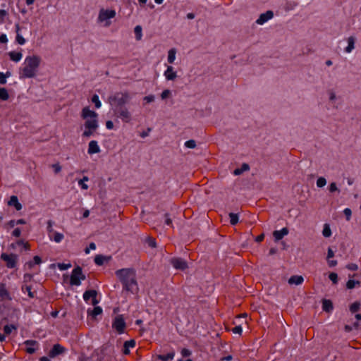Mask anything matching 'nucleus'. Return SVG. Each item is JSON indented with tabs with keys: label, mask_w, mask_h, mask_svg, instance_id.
<instances>
[{
	"label": "nucleus",
	"mask_w": 361,
	"mask_h": 361,
	"mask_svg": "<svg viewBox=\"0 0 361 361\" xmlns=\"http://www.w3.org/2000/svg\"><path fill=\"white\" fill-rule=\"evenodd\" d=\"M17 326L14 324L6 325L4 327V332L6 336H8L11 334L13 330H16Z\"/></svg>",
	"instance_id": "28"
},
{
	"label": "nucleus",
	"mask_w": 361,
	"mask_h": 361,
	"mask_svg": "<svg viewBox=\"0 0 361 361\" xmlns=\"http://www.w3.org/2000/svg\"><path fill=\"white\" fill-rule=\"evenodd\" d=\"M191 353V351L187 348H183L181 350V355L183 357H189Z\"/></svg>",
	"instance_id": "51"
},
{
	"label": "nucleus",
	"mask_w": 361,
	"mask_h": 361,
	"mask_svg": "<svg viewBox=\"0 0 361 361\" xmlns=\"http://www.w3.org/2000/svg\"><path fill=\"white\" fill-rule=\"evenodd\" d=\"M134 32H135V34L136 35V39L137 40H140L141 39V37H142V27H141V26L137 25L135 27Z\"/></svg>",
	"instance_id": "38"
},
{
	"label": "nucleus",
	"mask_w": 361,
	"mask_h": 361,
	"mask_svg": "<svg viewBox=\"0 0 361 361\" xmlns=\"http://www.w3.org/2000/svg\"><path fill=\"white\" fill-rule=\"evenodd\" d=\"M175 356V352L173 350L166 355H158L157 359L161 361H171Z\"/></svg>",
	"instance_id": "23"
},
{
	"label": "nucleus",
	"mask_w": 361,
	"mask_h": 361,
	"mask_svg": "<svg viewBox=\"0 0 361 361\" xmlns=\"http://www.w3.org/2000/svg\"><path fill=\"white\" fill-rule=\"evenodd\" d=\"M322 234L324 237L329 238L331 235V231L329 224H325L322 231Z\"/></svg>",
	"instance_id": "30"
},
{
	"label": "nucleus",
	"mask_w": 361,
	"mask_h": 361,
	"mask_svg": "<svg viewBox=\"0 0 361 361\" xmlns=\"http://www.w3.org/2000/svg\"><path fill=\"white\" fill-rule=\"evenodd\" d=\"M92 102L94 104L95 107L99 109L101 107V102L99 99V97L97 94H94L92 97Z\"/></svg>",
	"instance_id": "37"
},
{
	"label": "nucleus",
	"mask_w": 361,
	"mask_h": 361,
	"mask_svg": "<svg viewBox=\"0 0 361 361\" xmlns=\"http://www.w3.org/2000/svg\"><path fill=\"white\" fill-rule=\"evenodd\" d=\"M304 281V279L302 276H298V275H294V276H292L289 279H288V283L289 284H295V285H300Z\"/></svg>",
	"instance_id": "22"
},
{
	"label": "nucleus",
	"mask_w": 361,
	"mask_h": 361,
	"mask_svg": "<svg viewBox=\"0 0 361 361\" xmlns=\"http://www.w3.org/2000/svg\"><path fill=\"white\" fill-rule=\"evenodd\" d=\"M11 73L9 71L6 72V73H1L0 72V83L1 85H4L6 82V78L10 77Z\"/></svg>",
	"instance_id": "36"
},
{
	"label": "nucleus",
	"mask_w": 361,
	"mask_h": 361,
	"mask_svg": "<svg viewBox=\"0 0 361 361\" xmlns=\"http://www.w3.org/2000/svg\"><path fill=\"white\" fill-rule=\"evenodd\" d=\"M8 39H7V37H6V35H4V34H2L1 36H0V42L1 43H6L7 42Z\"/></svg>",
	"instance_id": "64"
},
{
	"label": "nucleus",
	"mask_w": 361,
	"mask_h": 361,
	"mask_svg": "<svg viewBox=\"0 0 361 361\" xmlns=\"http://www.w3.org/2000/svg\"><path fill=\"white\" fill-rule=\"evenodd\" d=\"M1 259L6 262V267L8 268H14L17 263V256L16 255H7L2 253Z\"/></svg>",
	"instance_id": "8"
},
{
	"label": "nucleus",
	"mask_w": 361,
	"mask_h": 361,
	"mask_svg": "<svg viewBox=\"0 0 361 361\" xmlns=\"http://www.w3.org/2000/svg\"><path fill=\"white\" fill-rule=\"evenodd\" d=\"M250 169V168L248 164L243 163L240 168H237L233 171V174L235 176H239L245 171H248Z\"/></svg>",
	"instance_id": "19"
},
{
	"label": "nucleus",
	"mask_w": 361,
	"mask_h": 361,
	"mask_svg": "<svg viewBox=\"0 0 361 361\" xmlns=\"http://www.w3.org/2000/svg\"><path fill=\"white\" fill-rule=\"evenodd\" d=\"M170 95H171V91L169 90H165L161 92V97L162 99H165L169 97Z\"/></svg>",
	"instance_id": "48"
},
{
	"label": "nucleus",
	"mask_w": 361,
	"mask_h": 361,
	"mask_svg": "<svg viewBox=\"0 0 361 361\" xmlns=\"http://www.w3.org/2000/svg\"><path fill=\"white\" fill-rule=\"evenodd\" d=\"M34 262H29L27 263V264L29 266L30 268H31L34 264H39L42 262V259L39 256H35L33 258Z\"/></svg>",
	"instance_id": "39"
},
{
	"label": "nucleus",
	"mask_w": 361,
	"mask_h": 361,
	"mask_svg": "<svg viewBox=\"0 0 361 361\" xmlns=\"http://www.w3.org/2000/svg\"><path fill=\"white\" fill-rule=\"evenodd\" d=\"M229 331H232L234 334H238L239 335H241L242 334V327L240 326H236L232 329H230L227 327V332Z\"/></svg>",
	"instance_id": "44"
},
{
	"label": "nucleus",
	"mask_w": 361,
	"mask_h": 361,
	"mask_svg": "<svg viewBox=\"0 0 361 361\" xmlns=\"http://www.w3.org/2000/svg\"><path fill=\"white\" fill-rule=\"evenodd\" d=\"M99 152H100V149L97 145V141H95V140L90 141L89 143L88 153L92 154L99 153Z\"/></svg>",
	"instance_id": "16"
},
{
	"label": "nucleus",
	"mask_w": 361,
	"mask_h": 361,
	"mask_svg": "<svg viewBox=\"0 0 361 361\" xmlns=\"http://www.w3.org/2000/svg\"><path fill=\"white\" fill-rule=\"evenodd\" d=\"M115 274L121 282L124 290L133 294L137 293L139 288L135 269L131 268L121 269L116 271Z\"/></svg>",
	"instance_id": "2"
},
{
	"label": "nucleus",
	"mask_w": 361,
	"mask_h": 361,
	"mask_svg": "<svg viewBox=\"0 0 361 361\" xmlns=\"http://www.w3.org/2000/svg\"><path fill=\"white\" fill-rule=\"evenodd\" d=\"M41 62L39 56H27L24 61V66L20 68V78H31L36 76L37 69Z\"/></svg>",
	"instance_id": "3"
},
{
	"label": "nucleus",
	"mask_w": 361,
	"mask_h": 361,
	"mask_svg": "<svg viewBox=\"0 0 361 361\" xmlns=\"http://www.w3.org/2000/svg\"><path fill=\"white\" fill-rule=\"evenodd\" d=\"M63 238V235L60 233H54V240L56 243L61 242Z\"/></svg>",
	"instance_id": "45"
},
{
	"label": "nucleus",
	"mask_w": 361,
	"mask_h": 361,
	"mask_svg": "<svg viewBox=\"0 0 361 361\" xmlns=\"http://www.w3.org/2000/svg\"><path fill=\"white\" fill-rule=\"evenodd\" d=\"M97 292L95 290H86L83 294L84 300L87 302L90 298H92V305L95 306L99 302L97 300Z\"/></svg>",
	"instance_id": "10"
},
{
	"label": "nucleus",
	"mask_w": 361,
	"mask_h": 361,
	"mask_svg": "<svg viewBox=\"0 0 361 361\" xmlns=\"http://www.w3.org/2000/svg\"><path fill=\"white\" fill-rule=\"evenodd\" d=\"M106 127L108 128V129H112L114 128V123L111 121H107L106 122Z\"/></svg>",
	"instance_id": "63"
},
{
	"label": "nucleus",
	"mask_w": 361,
	"mask_h": 361,
	"mask_svg": "<svg viewBox=\"0 0 361 361\" xmlns=\"http://www.w3.org/2000/svg\"><path fill=\"white\" fill-rule=\"evenodd\" d=\"M326 184V180L324 177H319L317 180V185L319 188H322Z\"/></svg>",
	"instance_id": "40"
},
{
	"label": "nucleus",
	"mask_w": 361,
	"mask_h": 361,
	"mask_svg": "<svg viewBox=\"0 0 361 361\" xmlns=\"http://www.w3.org/2000/svg\"><path fill=\"white\" fill-rule=\"evenodd\" d=\"M360 303L359 302H355L350 306V311L352 313H356L359 311Z\"/></svg>",
	"instance_id": "32"
},
{
	"label": "nucleus",
	"mask_w": 361,
	"mask_h": 361,
	"mask_svg": "<svg viewBox=\"0 0 361 361\" xmlns=\"http://www.w3.org/2000/svg\"><path fill=\"white\" fill-rule=\"evenodd\" d=\"M7 15V12L5 10H0V23L4 21V18Z\"/></svg>",
	"instance_id": "57"
},
{
	"label": "nucleus",
	"mask_w": 361,
	"mask_h": 361,
	"mask_svg": "<svg viewBox=\"0 0 361 361\" xmlns=\"http://www.w3.org/2000/svg\"><path fill=\"white\" fill-rule=\"evenodd\" d=\"M66 351V348L60 344L54 345L52 349L49 353L50 357H55L56 356L63 353Z\"/></svg>",
	"instance_id": "12"
},
{
	"label": "nucleus",
	"mask_w": 361,
	"mask_h": 361,
	"mask_svg": "<svg viewBox=\"0 0 361 361\" xmlns=\"http://www.w3.org/2000/svg\"><path fill=\"white\" fill-rule=\"evenodd\" d=\"M322 309L324 311H325L326 312H331L334 309L332 302L330 300H326V299L323 300Z\"/></svg>",
	"instance_id": "21"
},
{
	"label": "nucleus",
	"mask_w": 361,
	"mask_h": 361,
	"mask_svg": "<svg viewBox=\"0 0 361 361\" xmlns=\"http://www.w3.org/2000/svg\"><path fill=\"white\" fill-rule=\"evenodd\" d=\"M147 243L151 247H156L157 244L154 238H149L147 240Z\"/></svg>",
	"instance_id": "56"
},
{
	"label": "nucleus",
	"mask_w": 361,
	"mask_h": 361,
	"mask_svg": "<svg viewBox=\"0 0 361 361\" xmlns=\"http://www.w3.org/2000/svg\"><path fill=\"white\" fill-rule=\"evenodd\" d=\"M96 130V129H85V130L82 133L83 137H90L93 133Z\"/></svg>",
	"instance_id": "47"
},
{
	"label": "nucleus",
	"mask_w": 361,
	"mask_h": 361,
	"mask_svg": "<svg viewBox=\"0 0 361 361\" xmlns=\"http://www.w3.org/2000/svg\"><path fill=\"white\" fill-rule=\"evenodd\" d=\"M171 264L176 269L179 270H185L188 268V264L185 260L179 257L172 258L171 260Z\"/></svg>",
	"instance_id": "9"
},
{
	"label": "nucleus",
	"mask_w": 361,
	"mask_h": 361,
	"mask_svg": "<svg viewBox=\"0 0 361 361\" xmlns=\"http://www.w3.org/2000/svg\"><path fill=\"white\" fill-rule=\"evenodd\" d=\"M105 260V257L101 255H97L94 257V262L97 265L101 266L104 264Z\"/></svg>",
	"instance_id": "34"
},
{
	"label": "nucleus",
	"mask_w": 361,
	"mask_h": 361,
	"mask_svg": "<svg viewBox=\"0 0 361 361\" xmlns=\"http://www.w3.org/2000/svg\"><path fill=\"white\" fill-rule=\"evenodd\" d=\"M8 204L10 206H13L17 211H20L22 209L21 204L18 202V197L15 195L11 197Z\"/></svg>",
	"instance_id": "17"
},
{
	"label": "nucleus",
	"mask_w": 361,
	"mask_h": 361,
	"mask_svg": "<svg viewBox=\"0 0 361 361\" xmlns=\"http://www.w3.org/2000/svg\"><path fill=\"white\" fill-rule=\"evenodd\" d=\"M89 179H88V177L87 176H84L82 178V179L78 181V184L81 186V188L84 190H87L88 188V186L87 184L85 183L84 181H87Z\"/></svg>",
	"instance_id": "41"
},
{
	"label": "nucleus",
	"mask_w": 361,
	"mask_h": 361,
	"mask_svg": "<svg viewBox=\"0 0 361 361\" xmlns=\"http://www.w3.org/2000/svg\"><path fill=\"white\" fill-rule=\"evenodd\" d=\"M164 75L168 80H173L177 77L176 72L173 71V68L170 66L167 67Z\"/></svg>",
	"instance_id": "15"
},
{
	"label": "nucleus",
	"mask_w": 361,
	"mask_h": 361,
	"mask_svg": "<svg viewBox=\"0 0 361 361\" xmlns=\"http://www.w3.org/2000/svg\"><path fill=\"white\" fill-rule=\"evenodd\" d=\"M135 346V341L133 339L127 341L123 344V353L124 355L130 354V348H134Z\"/></svg>",
	"instance_id": "14"
},
{
	"label": "nucleus",
	"mask_w": 361,
	"mask_h": 361,
	"mask_svg": "<svg viewBox=\"0 0 361 361\" xmlns=\"http://www.w3.org/2000/svg\"><path fill=\"white\" fill-rule=\"evenodd\" d=\"M58 268L61 270H66L71 267V264L59 263L57 265Z\"/></svg>",
	"instance_id": "46"
},
{
	"label": "nucleus",
	"mask_w": 361,
	"mask_h": 361,
	"mask_svg": "<svg viewBox=\"0 0 361 361\" xmlns=\"http://www.w3.org/2000/svg\"><path fill=\"white\" fill-rule=\"evenodd\" d=\"M356 285L360 286V282L359 281L349 280L346 283V288L348 289H353L355 287Z\"/></svg>",
	"instance_id": "33"
},
{
	"label": "nucleus",
	"mask_w": 361,
	"mask_h": 361,
	"mask_svg": "<svg viewBox=\"0 0 361 361\" xmlns=\"http://www.w3.org/2000/svg\"><path fill=\"white\" fill-rule=\"evenodd\" d=\"M13 235L15 236V237H19L21 234V231L20 228H16L13 230Z\"/></svg>",
	"instance_id": "59"
},
{
	"label": "nucleus",
	"mask_w": 361,
	"mask_h": 361,
	"mask_svg": "<svg viewBox=\"0 0 361 361\" xmlns=\"http://www.w3.org/2000/svg\"><path fill=\"white\" fill-rule=\"evenodd\" d=\"M329 190L330 192H334L338 190L336 183H331L329 186Z\"/></svg>",
	"instance_id": "52"
},
{
	"label": "nucleus",
	"mask_w": 361,
	"mask_h": 361,
	"mask_svg": "<svg viewBox=\"0 0 361 361\" xmlns=\"http://www.w3.org/2000/svg\"><path fill=\"white\" fill-rule=\"evenodd\" d=\"M185 146L188 148L193 149L196 147V142L194 140H190L185 142Z\"/></svg>",
	"instance_id": "43"
},
{
	"label": "nucleus",
	"mask_w": 361,
	"mask_h": 361,
	"mask_svg": "<svg viewBox=\"0 0 361 361\" xmlns=\"http://www.w3.org/2000/svg\"><path fill=\"white\" fill-rule=\"evenodd\" d=\"M8 56L11 60L18 62L22 59L23 54L21 52L10 51Z\"/></svg>",
	"instance_id": "25"
},
{
	"label": "nucleus",
	"mask_w": 361,
	"mask_h": 361,
	"mask_svg": "<svg viewBox=\"0 0 361 361\" xmlns=\"http://www.w3.org/2000/svg\"><path fill=\"white\" fill-rule=\"evenodd\" d=\"M355 40L356 39L353 36H350L348 38V44L345 49V52L350 53L352 51V50L355 48Z\"/></svg>",
	"instance_id": "24"
},
{
	"label": "nucleus",
	"mask_w": 361,
	"mask_h": 361,
	"mask_svg": "<svg viewBox=\"0 0 361 361\" xmlns=\"http://www.w3.org/2000/svg\"><path fill=\"white\" fill-rule=\"evenodd\" d=\"M144 100L147 102V103H150V102H154V95H148V96H146L144 97Z\"/></svg>",
	"instance_id": "58"
},
{
	"label": "nucleus",
	"mask_w": 361,
	"mask_h": 361,
	"mask_svg": "<svg viewBox=\"0 0 361 361\" xmlns=\"http://www.w3.org/2000/svg\"><path fill=\"white\" fill-rule=\"evenodd\" d=\"M288 228L285 227L283 228L281 230L279 231H274L273 232V236L275 238L276 241L281 240L285 235L288 234Z\"/></svg>",
	"instance_id": "13"
},
{
	"label": "nucleus",
	"mask_w": 361,
	"mask_h": 361,
	"mask_svg": "<svg viewBox=\"0 0 361 361\" xmlns=\"http://www.w3.org/2000/svg\"><path fill=\"white\" fill-rule=\"evenodd\" d=\"M87 313L92 317H96L97 315L101 314L102 313V307L95 305L93 310H91L90 309H89L87 310Z\"/></svg>",
	"instance_id": "26"
},
{
	"label": "nucleus",
	"mask_w": 361,
	"mask_h": 361,
	"mask_svg": "<svg viewBox=\"0 0 361 361\" xmlns=\"http://www.w3.org/2000/svg\"><path fill=\"white\" fill-rule=\"evenodd\" d=\"M328 260V264L330 267H333L337 265V261L336 260Z\"/></svg>",
	"instance_id": "62"
},
{
	"label": "nucleus",
	"mask_w": 361,
	"mask_h": 361,
	"mask_svg": "<svg viewBox=\"0 0 361 361\" xmlns=\"http://www.w3.org/2000/svg\"><path fill=\"white\" fill-rule=\"evenodd\" d=\"M16 42L19 44H24L25 43V39L19 34L16 35Z\"/></svg>",
	"instance_id": "49"
},
{
	"label": "nucleus",
	"mask_w": 361,
	"mask_h": 361,
	"mask_svg": "<svg viewBox=\"0 0 361 361\" xmlns=\"http://www.w3.org/2000/svg\"><path fill=\"white\" fill-rule=\"evenodd\" d=\"M264 233H262L259 235H257L255 238V241L257 242V243H261L264 240Z\"/></svg>",
	"instance_id": "61"
},
{
	"label": "nucleus",
	"mask_w": 361,
	"mask_h": 361,
	"mask_svg": "<svg viewBox=\"0 0 361 361\" xmlns=\"http://www.w3.org/2000/svg\"><path fill=\"white\" fill-rule=\"evenodd\" d=\"M230 224L233 226L236 225L239 221V215L236 213L231 212L228 214Z\"/></svg>",
	"instance_id": "27"
},
{
	"label": "nucleus",
	"mask_w": 361,
	"mask_h": 361,
	"mask_svg": "<svg viewBox=\"0 0 361 361\" xmlns=\"http://www.w3.org/2000/svg\"><path fill=\"white\" fill-rule=\"evenodd\" d=\"M164 217H165V224L166 225H169V226H172V220L169 217V214H164Z\"/></svg>",
	"instance_id": "55"
},
{
	"label": "nucleus",
	"mask_w": 361,
	"mask_h": 361,
	"mask_svg": "<svg viewBox=\"0 0 361 361\" xmlns=\"http://www.w3.org/2000/svg\"><path fill=\"white\" fill-rule=\"evenodd\" d=\"M130 99L131 94L127 91L115 92L108 98L114 115L124 123H129L132 119V114L126 106Z\"/></svg>",
	"instance_id": "1"
},
{
	"label": "nucleus",
	"mask_w": 361,
	"mask_h": 361,
	"mask_svg": "<svg viewBox=\"0 0 361 361\" xmlns=\"http://www.w3.org/2000/svg\"><path fill=\"white\" fill-rule=\"evenodd\" d=\"M24 344L29 346L26 349V352L29 354H33L35 352V348H32V346L37 345V342L34 340H27L24 342Z\"/></svg>",
	"instance_id": "18"
},
{
	"label": "nucleus",
	"mask_w": 361,
	"mask_h": 361,
	"mask_svg": "<svg viewBox=\"0 0 361 361\" xmlns=\"http://www.w3.org/2000/svg\"><path fill=\"white\" fill-rule=\"evenodd\" d=\"M51 167L54 169L55 173H59L61 170V167L59 164H52Z\"/></svg>",
	"instance_id": "54"
},
{
	"label": "nucleus",
	"mask_w": 361,
	"mask_h": 361,
	"mask_svg": "<svg viewBox=\"0 0 361 361\" xmlns=\"http://www.w3.org/2000/svg\"><path fill=\"white\" fill-rule=\"evenodd\" d=\"M0 299H10L9 293L6 288V284L3 283H0Z\"/></svg>",
	"instance_id": "20"
},
{
	"label": "nucleus",
	"mask_w": 361,
	"mask_h": 361,
	"mask_svg": "<svg viewBox=\"0 0 361 361\" xmlns=\"http://www.w3.org/2000/svg\"><path fill=\"white\" fill-rule=\"evenodd\" d=\"M126 326V322L121 315L117 316L112 324L113 328L115 329L118 334L124 332Z\"/></svg>",
	"instance_id": "7"
},
{
	"label": "nucleus",
	"mask_w": 361,
	"mask_h": 361,
	"mask_svg": "<svg viewBox=\"0 0 361 361\" xmlns=\"http://www.w3.org/2000/svg\"><path fill=\"white\" fill-rule=\"evenodd\" d=\"M176 51L174 48L171 49L168 52V62L169 63H173L176 59Z\"/></svg>",
	"instance_id": "29"
},
{
	"label": "nucleus",
	"mask_w": 361,
	"mask_h": 361,
	"mask_svg": "<svg viewBox=\"0 0 361 361\" xmlns=\"http://www.w3.org/2000/svg\"><path fill=\"white\" fill-rule=\"evenodd\" d=\"M115 16L116 12L114 10H105L102 8L99 11L98 20L100 22H105V26L108 27L111 23L107 20L114 18Z\"/></svg>",
	"instance_id": "6"
},
{
	"label": "nucleus",
	"mask_w": 361,
	"mask_h": 361,
	"mask_svg": "<svg viewBox=\"0 0 361 361\" xmlns=\"http://www.w3.org/2000/svg\"><path fill=\"white\" fill-rule=\"evenodd\" d=\"M274 17V13L272 11H267V12L262 13L259 18L256 20V23L258 25H263L269 20Z\"/></svg>",
	"instance_id": "11"
},
{
	"label": "nucleus",
	"mask_w": 361,
	"mask_h": 361,
	"mask_svg": "<svg viewBox=\"0 0 361 361\" xmlns=\"http://www.w3.org/2000/svg\"><path fill=\"white\" fill-rule=\"evenodd\" d=\"M9 95L6 88L1 87L0 88V99L6 101L8 99Z\"/></svg>",
	"instance_id": "31"
},
{
	"label": "nucleus",
	"mask_w": 361,
	"mask_h": 361,
	"mask_svg": "<svg viewBox=\"0 0 361 361\" xmlns=\"http://www.w3.org/2000/svg\"><path fill=\"white\" fill-rule=\"evenodd\" d=\"M97 114L90 110L88 107H85L82 110L81 116L85 119V129H97L98 128Z\"/></svg>",
	"instance_id": "4"
},
{
	"label": "nucleus",
	"mask_w": 361,
	"mask_h": 361,
	"mask_svg": "<svg viewBox=\"0 0 361 361\" xmlns=\"http://www.w3.org/2000/svg\"><path fill=\"white\" fill-rule=\"evenodd\" d=\"M346 268L350 271H356L357 270L358 267L356 264L350 263L346 266Z\"/></svg>",
	"instance_id": "50"
},
{
	"label": "nucleus",
	"mask_w": 361,
	"mask_h": 361,
	"mask_svg": "<svg viewBox=\"0 0 361 361\" xmlns=\"http://www.w3.org/2000/svg\"><path fill=\"white\" fill-rule=\"evenodd\" d=\"M32 288L30 286H22V290L23 292H27L30 298H33L35 297V293L31 290Z\"/></svg>",
	"instance_id": "35"
},
{
	"label": "nucleus",
	"mask_w": 361,
	"mask_h": 361,
	"mask_svg": "<svg viewBox=\"0 0 361 361\" xmlns=\"http://www.w3.org/2000/svg\"><path fill=\"white\" fill-rule=\"evenodd\" d=\"M334 257V252L332 250L331 247L328 248V253H327V259H329L330 258H332Z\"/></svg>",
	"instance_id": "60"
},
{
	"label": "nucleus",
	"mask_w": 361,
	"mask_h": 361,
	"mask_svg": "<svg viewBox=\"0 0 361 361\" xmlns=\"http://www.w3.org/2000/svg\"><path fill=\"white\" fill-rule=\"evenodd\" d=\"M343 213L346 216V219L350 220V219L351 217V214H352L351 209L349 208H346L344 209Z\"/></svg>",
	"instance_id": "53"
},
{
	"label": "nucleus",
	"mask_w": 361,
	"mask_h": 361,
	"mask_svg": "<svg viewBox=\"0 0 361 361\" xmlns=\"http://www.w3.org/2000/svg\"><path fill=\"white\" fill-rule=\"evenodd\" d=\"M329 278L334 284H336L338 283V279L337 274L334 272L330 273L329 275Z\"/></svg>",
	"instance_id": "42"
},
{
	"label": "nucleus",
	"mask_w": 361,
	"mask_h": 361,
	"mask_svg": "<svg viewBox=\"0 0 361 361\" xmlns=\"http://www.w3.org/2000/svg\"><path fill=\"white\" fill-rule=\"evenodd\" d=\"M80 279L85 280V276L82 274V268L78 266L72 271L70 283L73 286H80Z\"/></svg>",
	"instance_id": "5"
}]
</instances>
